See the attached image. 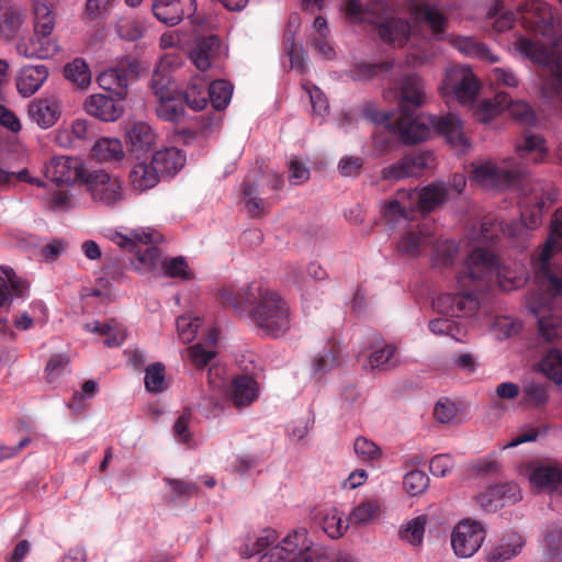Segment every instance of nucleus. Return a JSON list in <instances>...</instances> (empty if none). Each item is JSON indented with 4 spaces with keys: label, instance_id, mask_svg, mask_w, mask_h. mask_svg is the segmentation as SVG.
Segmentation results:
<instances>
[{
    "label": "nucleus",
    "instance_id": "nucleus-1",
    "mask_svg": "<svg viewBox=\"0 0 562 562\" xmlns=\"http://www.w3.org/2000/svg\"><path fill=\"white\" fill-rule=\"evenodd\" d=\"M398 116L391 120L387 112L376 110L372 104L363 109L366 117L376 124H385L407 145H414L428 138L431 128L446 137L451 146L468 148L469 143L462 132L459 117L454 114L424 115L418 110L426 102L425 85L417 75H406L398 81Z\"/></svg>",
    "mask_w": 562,
    "mask_h": 562
},
{
    "label": "nucleus",
    "instance_id": "nucleus-2",
    "mask_svg": "<svg viewBox=\"0 0 562 562\" xmlns=\"http://www.w3.org/2000/svg\"><path fill=\"white\" fill-rule=\"evenodd\" d=\"M501 278L499 263L490 250L475 248L467 258L462 269L457 274V282L465 293H442L432 302V307L443 317L431 319L429 330L437 336H448L461 341L464 327L453 317L474 314L480 306L477 292L490 289Z\"/></svg>",
    "mask_w": 562,
    "mask_h": 562
},
{
    "label": "nucleus",
    "instance_id": "nucleus-3",
    "mask_svg": "<svg viewBox=\"0 0 562 562\" xmlns=\"http://www.w3.org/2000/svg\"><path fill=\"white\" fill-rule=\"evenodd\" d=\"M551 229L552 236L531 258L538 289L527 296V306L538 317L539 331L548 341L562 338V314L551 307L552 300L562 295V267L555 263L558 244L562 247V209L555 211Z\"/></svg>",
    "mask_w": 562,
    "mask_h": 562
},
{
    "label": "nucleus",
    "instance_id": "nucleus-4",
    "mask_svg": "<svg viewBox=\"0 0 562 562\" xmlns=\"http://www.w3.org/2000/svg\"><path fill=\"white\" fill-rule=\"evenodd\" d=\"M218 302L238 312H247L252 325L262 336L279 338L290 329V308L283 297L259 281L244 288H223L217 292Z\"/></svg>",
    "mask_w": 562,
    "mask_h": 562
},
{
    "label": "nucleus",
    "instance_id": "nucleus-5",
    "mask_svg": "<svg viewBox=\"0 0 562 562\" xmlns=\"http://www.w3.org/2000/svg\"><path fill=\"white\" fill-rule=\"evenodd\" d=\"M105 236L121 248L135 254L138 262L135 265V269L142 273L153 272L160 265L164 274L169 278L192 279V272L184 258L175 257L160 261V250L157 244L162 240V236L157 232L133 231L126 235L109 232Z\"/></svg>",
    "mask_w": 562,
    "mask_h": 562
},
{
    "label": "nucleus",
    "instance_id": "nucleus-6",
    "mask_svg": "<svg viewBox=\"0 0 562 562\" xmlns=\"http://www.w3.org/2000/svg\"><path fill=\"white\" fill-rule=\"evenodd\" d=\"M344 10L351 22L371 24L385 43L403 46L408 41L411 24L406 20L391 16L387 0H369L366 8L360 0H348Z\"/></svg>",
    "mask_w": 562,
    "mask_h": 562
},
{
    "label": "nucleus",
    "instance_id": "nucleus-7",
    "mask_svg": "<svg viewBox=\"0 0 562 562\" xmlns=\"http://www.w3.org/2000/svg\"><path fill=\"white\" fill-rule=\"evenodd\" d=\"M34 11V34L27 41L16 45L19 55L26 58L45 59L58 52L56 40L52 36L56 15L54 7L56 0H32Z\"/></svg>",
    "mask_w": 562,
    "mask_h": 562
},
{
    "label": "nucleus",
    "instance_id": "nucleus-8",
    "mask_svg": "<svg viewBox=\"0 0 562 562\" xmlns=\"http://www.w3.org/2000/svg\"><path fill=\"white\" fill-rule=\"evenodd\" d=\"M517 49L531 61L548 68L550 76L544 81L543 90L562 103V48L549 49L540 42L520 37Z\"/></svg>",
    "mask_w": 562,
    "mask_h": 562
},
{
    "label": "nucleus",
    "instance_id": "nucleus-9",
    "mask_svg": "<svg viewBox=\"0 0 562 562\" xmlns=\"http://www.w3.org/2000/svg\"><path fill=\"white\" fill-rule=\"evenodd\" d=\"M504 109L509 110V114L517 121L532 125L535 123V113L526 102H513L506 92H498L494 99L482 100L476 109L475 115L482 123L490 122Z\"/></svg>",
    "mask_w": 562,
    "mask_h": 562
},
{
    "label": "nucleus",
    "instance_id": "nucleus-10",
    "mask_svg": "<svg viewBox=\"0 0 562 562\" xmlns=\"http://www.w3.org/2000/svg\"><path fill=\"white\" fill-rule=\"evenodd\" d=\"M305 530H295L260 555L259 562H314V550L304 544Z\"/></svg>",
    "mask_w": 562,
    "mask_h": 562
},
{
    "label": "nucleus",
    "instance_id": "nucleus-11",
    "mask_svg": "<svg viewBox=\"0 0 562 562\" xmlns=\"http://www.w3.org/2000/svg\"><path fill=\"white\" fill-rule=\"evenodd\" d=\"M138 68L139 64L136 59L122 58L115 67H110L98 76V85L123 100L127 95L130 80L137 76Z\"/></svg>",
    "mask_w": 562,
    "mask_h": 562
},
{
    "label": "nucleus",
    "instance_id": "nucleus-12",
    "mask_svg": "<svg viewBox=\"0 0 562 562\" xmlns=\"http://www.w3.org/2000/svg\"><path fill=\"white\" fill-rule=\"evenodd\" d=\"M442 90L446 95H453L465 103L475 99L480 82L470 67L452 66L446 72Z\"/></svg>",
    "mask_w": 562,
    "mask_h": 562
},
{
    "label": "nucleus",
    "instance_id": "nucleus-13",
    "mask_svg": "<svg viewBox=\"0 0 562 562\" xmlns=\"http://www.w3.org/2000/svg\"><path fill=\"white\" fill-rule=\"evenodd\" d=\"M86 181L94 202L104 206H114L124 200V190L119 177L110 176L104 171L88 173Z\"/></svg>",
    "mask_w": 562,
    "mask_h": 562
},
{
    "label": "nucleus",
    "instance_id": "nucleus-14",
    "mask_svg": "<svg viewBox=\"0 0 562 562\" xmlns=\"http://www.w3.org/2000/svg\"><path fill=\"white\" fill-rule=\"evenodd\" d=\"M165 82H169V79L161 76L158 71L154 74L151 89L158 101L156 113L164 121L180 123L186 114L182 99L172 95L166 88Z\"/></svg>",
    "mask_w": 562,
    "mask_h": 562
},
{
    "label": "nucleus",
    "instance_id": "nucleus-15",
    "mask_svg": "<svg viewBox=\"0 0 562 562\" xmlns=\"http://www.w3.org/2000/svg\"><path fill=\"white\" fill-rule=\"evenodd\" d=\"M485 539V530L480 522L463 520L459 522L451 535V546L460 558H470L481 548Z\"/></svg>",
    "mask_w": 562,
    "mask_h": 562
},
{
    "label": "nucleus",
    "instance_id": "nucleus-16",
    "mask_svg": "<svg viewBox=\"0 0 562 562\" xmlns=\"http://www.w3.org/2000/svg\"><path fill=\"white\" fill-rule=\"evenodd\" d=\"M540 190L541 194L536 198L530 213L528 214V210L521 211V224L516 228H509L510 236H514V229L520 231V234L524 236V243L529 236V231L535 229L541 224L542 213L549 210L558 200V191L551 182L542 183Z\"/></svg>",
    "mask_w": 562,
    "mask_h": 562
},
{
    "label": "nucleus",
    "instance_id": "nucleus-17",
    "mask_svg": "<svg viewBox=\"0 0 562 562\" xmlns=\"http://www.w3.org/2000/svg\"><path fill=\"white\" fill-rule=\"evenodd\" d=\"M434 155L429 151H414L404 156L397 162L381 170L383 180H402L408 177H418L431 166Z\"/></svg>",
    "mask_w": 562,
    "mask_h": 562
},
{
    "label": "nucleus",
    "instance_id": "nucleus-18",
    "mask_svg": "<svg viewBox=\"0 0 562 562\" xmlns=\"http://www.w3.org/2000/svg\"><path fill=\"white\" fill-rule=\"evenodd\" d=\"M85 169L78 158L58 156L50 159L46 165L45 176L58 186L70 184L85 177Z\"/></svg>",
    "mask_w": 562,
    "mask_h": 562
},
{
    "label": "nucleus",
    "instance_id": "nucleus-19",
    "mask_svg": "<svg viewBox=\"0 0 562 562\" xmlns=\"http://www.w3.org/2000/svg\"><path fill=\"white\" fill-rule=\"evenodd\" d=\"M520 499L518 485L506 482L491 486L476 497L477 505L486 512H496L498 508L514 504Z\"/></svg>",
    "mask_w": 562,
    "mask_h": 562
},
{
    "label": "nucleus",
    "instance_id": "nucleus-20",
    "mask_svg": "<svg viewBox=\"0 0 562 562\" xmlns=\"http://www.w3.org/2000/svg\"><path fill=\"white\" fill-rule=\"evenodd\" d=\"M196 11L195 0H157L153 4L154 15L166 25H177Z\"/></svg>",
    "mask_w": 562,
    "mask_h": 562
},
{
    "label": "nucleus",
    "instance_id": "nucleus-21",
    "mask_svg": "<svg viewBox=\"0 0 562 562\" xmlns=\"http://www.w3.org/2000/svg\"><path fill=\"white\" fill-rule=\"evenodd\" d=\"M434 244V234L427 224L417 225L403 234L397 243L396 250L400 255L417 258L425 249Z\"/></svg>",
    "mask_w": 562,
    "mask_h": 562
},
{
    "label": "nucleus",
    "instance_id": "nucleus-22",
    "mask_svg": "<svg viewBox=\"0 0 562 562\" xmlns=\"http://www.w3.org/2000/svg\"><path fill=\"white\" fill-rule=\"evenodd\" d=\"M519 15L525 29L546 33L551 26L552 11L542 0H530L519 7Z\"/></svg>",
    "mask_w": 562,
    "mask_h": 562
},
{
    "label": "nucleus",
    "instance_id": "nucleus-23",
    "mask_svg": "<svg viewBox=\"0 0 562 562\" xmlns=\"http://www.w3.org/2000/svg\"><path fill=\"white\" fill-rule=\"evenodd\" d=\"M61 114L60 104L55 95L33 100L27 108V115L41 128L55 125Z\"/></svg>",
    "mask_w": 562,
    "mask_h": 562
},
{
    "label": "nucleus",
    "instance_id": "nucleus-24",
    "mask_svg": "<svg viewBox=\"0 0 562 562\" xmlns=\"http://www.w3.org/2000/svg\"><path fill=\"white\" fill-rule=\"evenodd\" d=\"M0 274V308L9 307L14 299H23L29 294V283L18 277L11 267H1Z\"/></svg>",
    "mask_w": 562,
    "mask_h": 562
},
{
    "label": "nucleus",
    "instance_id": "nucleus-25",
    "mask_svg": "<svg viewBox=\"0 0 562 562\" xmlns=\"http://www.w3.org/2000/svg\"><path fill=\"white\" fill-rule=\"evenodd\" d=\"M524 176L520 168L509 169L492 164L481 165L473 170V179L483 184L498 186L509 184Z\"/></svg>",
    "mask_w": 562,
    "mask_h": 562
},
{
    "label": "nucleus",
    "instance_id": "nucleus-26",
    "mask_svg": "<svg viewBox=\"0 0 562 562\" xmlns=\"http://www.w3.org/2000/svg\"><path fill=\"white\" fill-rule=\"evenodd\" d=\"M220 47L221 42L216 35L198 37L190 49V59L199 70L205 71L218 55Z\"/></svg>",
    "mask_w": 562,
    "mask_h": 562
},
{
    "label": "nucleus",
    "instance_id": "nucleus-27",
    "mask_svg": "<svg viewBox=\"0 0 562 562\" xmlns=\"http://www.w3.org/2000/svg\"><path fill=\"white\" fill-rule=\"evenodd\" d=\"M86 112L104 122L119 120L123 114V106L105 94H92L85 101Z\"/></svg>",
    "mask_w": 562,
    "mask_h": 562
},
{
    "label": "nucleus",
    "instance_id": "nucleus-28",
    "mask_svg": "<svg viewBox=\"0 0 562 562\" xmlns=\"http://www.w3.org/2000/svg\"><path fill=\"white\" fill-rule=\"evenodd\" d=\"M526 544L525 538L516 532L509 531L502 536L486 554V562H505L517 557Z\"/></svg>",
    "mask_w": 562,
    "mask_h": 562
},
{
    "label": "nucleus",
    "instance_id": "nucleus-29",
    "mask_svg": "<svg viewBox=\"0 0 562 562\" xmlns=\"http://www.w3.org/2000/svg\"><path fill=\"white\" fill-rule=\"evenodd\" d=\"M48 77V69L44 65L24 66L16 77V89L23 97H31L37 92Z\"/></svg>",
    "mask_w": 562,
    "mask_h": 562
},
{
    "label": "nucleus",
    "instance_id": "nucleus-30",
    "mask_svg": "<svg viewBox=\"0 0 562 562\" xmlns=\"http://www.w3.org/2000/svg\"><path fill=\"white\" fill-rule=\"evenodd\" d=\"M24 22L22 10L12 0H0V35L13 38Z\"/></svg>",
    "mask_w": 562,
    "mask_h": 562
},
{
    "label": "nucleus",
    "instance_id": "nucleus-31",
    "mask_svg": "<svg viewBox=\"0 0 562 562\" xmlns=\"http://www.w3.org/2000/svg\"><path fill=\"white\" fill-rule=\"evenodd\" d=\"M184 161L186 157L175 147L157 150L150 159L159 177L175 175L183 167Z\"/></svg>",
    "mask_w": 562,
    "mask_h": 562
},
{
    "label": "nucleus",
    "instance_id": "nucleus-32",
    "mask_svg": "<svg viewBox=\"0 0 562 562\" xmlns=\"http://www.w3.org/2000/svg\"><path fill=\"white\" fill-rule=\"evenodd\" d=\"M258 383L250 375H239L232 382L231 396L237 407L250 405L258 397Z\"/></svg>",
    "mask_w": 562,
    "mask_h": 562
},
{
    "label": "nucleus",
    "instance_id": "nucleus-33",
    "mask_svg": "<svg viewBox=\"0 0 562 562\" xmlns=\"http://www.w3.org/2000/svg\"><path fill=\"white\" fill-rule=\"evenodd\" d=\"M130 150L136 155L148 151L155 143V133L145 122H137L131 126L126 134Z\"/></svg>",
    "mask_w": 562,
    "mask_h": 562
},
{
    "label": "nucleus",
    "instance_id": "nucleus-34",
    "mask_svg": "<svg viewBox=\"0 0 562 562\" xmlns=\"http://www.w3.org/2000/svg\"><path fill=\"white\" fill-rule=\"evenodd\" d=\"M91 158L98 162H116L124 158V150L120 139L102 137L91 148Z\"/></svg>",
    "mask_w": 562,
    "mask_h": 562
},
{
    "label": "nucleus",
    "instance_id": "nucleus-35",
    "mask_svg": "<svg viewBox=\"0 0 562 562\" xmlns=\"http://www.w3.org/2000/svg\"><path fill=\"white\" fill-rule=\"evenodd\" d=\"M159 181V175L150 161H137L131 172L130 182L133 189L138 191H146L154 188Z\"/></svg>",
    "mask_w": 562,
    "mask_h": 562
},
{
    "label": "nucleus",
    "instance_id": "nucleus-36",
    "mask_svg": "<svg viewBox=\"0 0 562 562\" xmlns=\"http://www.w3.org/2000/svg\"><path fill=\"white\" fill-rule=\"evenodd\" d=\"M415 16L423 21L435 37L446 33L448 20L443 13L430 4H419L414 9Z\"/></svg>",
    "mask_w": 562,
    "mask_h": 562
},
{
    "label": "nucleus",
    "instance_id": "nucleus-37",
    "mask_svg": "<svg viewBox=\"0 0 562 562\" xmlns=\"http://www.w3.org/2000/svg\"><path fill=\"white\" fill-rule=\"evenodd\" d=\"M430 260L435 268L447 269L451 267L458 256L459 247L456 241L445 239L434 241Z\"/></svg>",
    "mask_w": 562,
    "mask_h": 562
},
{
    "label": "nucleus",
    "instance_id": "nucleus-38",
    "mask_svg": "<svg viewBox=\"0 0 562 562\" xmlns=\"http://www.w3.org/2000/svg\"><path fill=\"white\" fill-rule=\"evenodd\" d=\"M340 363V348L336 342L326 346L312 362L314 375L323 376Z\"/></svg>",
    "mask_w": 562,
    "mask_h": 562
},
{
    "label": "nucleus",
    "instance_id": "nucleus-39",
    "mask_svg": "<svg viewBox=\"0 0 562 562\" xmlns=\"http://www.w3.org/2000/svg\"><path fill=\"white\" fill-rule=\"evenodd\" d=\"M529 480L538 488H555L562 483V471L554 465H538L531 470Z\"/></svg>",
    "mask_w": 562,
    "mask_h": 562
},
{
    "label": "nucleus",
    "instance_id": "nucleus-40",
    "mask_svg": "<svg viewBox=\"0 0 562 562\" xmlns=\"http://www.w3.org/2000/svg\"><path fill=\"white\" fill-rule=\"evenodd\" d=\"M412 195L416 199L419 211L422 213H429L445 201L447 190L441 186L430 184L419 193L413 192Z\"/></svg>",
    "mask_w": 562,
    "mask_h": 562
},
{
    "label": "nucleus",
    "instance_id": "nucleus-41",
    "mask_svg": "<svg viewBox=\"0 0 562 562\" xmlns=\"http://www.w3.org/2000/svg\"><path fill=\"white\" fill-rule=\"evenodd\" d=\"M516 149L520 158L533 162L543 161L547 155L544 138L540 135L526 136L521 144H517Z\"/></svg>",
    "mask_w": 562,
    "mask_h": 562
},
{
    "label": "nucleus",
    "instance_id": "nucleus-42",
    "mask_svg": "<svg viewBox=\"0 0 562 562\" xmlns=\"http://www.w3.org/2000/svg\"><path fill=\"white\" fill-rule=\"evenodd\" d=\"M453 46L462 54L472 58H479L490 63H496L498 60L497 57L492 55L485 44L480 43L471 37H457L453 41Z\"/></svg>",
    "mask_w": 562,
    "mask_h": 562
},
{
    "label": "nucleus",
    "instance_id": "nucleus-43",
    "mask_svg": "<svg viewBox=\"0 0 562 562\" xmlns=\"http://www.w3.org/2000/svg\"><path fill=\"white\" fill-rule=\"evenodd\" d=\"M207 82L202 78H193L188 85L183 100L187 105L194 110H203L207 104Z\"/></svg>",
    "mask_w": 562,
    "mask_h": 562
},
{
    "label": "nucleus",
    "instance_id": "nucleus-44",
    "mask_svg": "<svg viewBox=\"0 0 562 562\" xmlns=\"http://www.w3.org/2000/svg\"><path fill=\"white\" fill-rule=\"evenodd\" d=\"M233 95V85L223 79L207 83V102L210 101L215 110L225 109Z\"/></svg>",
    "mask_w": 562,
    "mask_h": 562
},
{
    "label": "nucleus",
    "instance_id": "nucleus-45",
    "mask_svg": "<svg viewBox=\"0 0 562 562\" xmlns=\"http://www.w3.org/2000/svg\"><path fill=\"white\" fill-rule=\"evenodd\" d=\"M218 333L216 329H213L207 337V342L211 348H205L202 344H195L188 348L189 357L192 361V363L198 368L202 369L206 367L210 361L215 358L216 350L214 349V346L217 341Z\"/></svg>",
    "mask_w": 562,
    "mask_h": 562
},
{
    "label": "nucleus",
    "instance_id": "nucleus-46",
    "mask_svg": "<svg viewBox=\"0 0 562 562\" xmlns=\"http://www.w3.org/2000/svg\"><path fill=\"white\" fill-rule=\"evenodd\" d=\"M117 35L128 42L143 37L145 33L144 21L135 15L121 16L115 24Z\"/></svg>",
    "mask_w": 562,
    "mask_h": 562
},
{
    "label": "nucleus",
    "instance_id": "nucleus-47",
    "mask_svg": "<svg viewBox=\"0 0 562 562\" xmlns=\"http://www.w3.org/2000/svg\"><path fill=\"white\" fill-rule=\"evenodd\" d=\"M64 76L72 85L80 89H86L91 82V74L87 63L81 58H76L68 63L64 68Z\"/></svg>",
    "mask_w": 562,
    "mask_h": 562
},
{
    "label": "nucleus",
    "instance_id": "nucleus-48",
    "mask_svg": "<svg viewBox=\"0 0 562 562\" xmlns=\"http://www.w3.org/2000/svg\"><path fill=\"white\" fill-rule=\"evenodd\" d=\"M398 359L396 357V348L392 345H385L375 349L369 357V367L371 370H389L396 367Z\"/></svg>",
    "mask_w": 562,
    "mask_h": 562
},
{
    "label": "nucleus",
    "instance_id": "nucleus-49",
    "mask_svg": "<svg viewBox=\"0 0 562 562\" xmlns=\"http://www.w3.org/2000/svg\"><path fill=\"white\" fill-rule=\"evenodd\" d=\"M426 524V515H420L411 519L401 527L398 532L400 538L415 547L422 544L425 535Z\"/></svg>",
    "mask_w": 562,
    "mask_h": 562
},
{
    "label": "nucleus",
    "instance_id": "nucleus-50",
    "mask_svg": "<svg viewBox=\"0 0 562 562\" xmlns=\"http://www.w3.org/2000/svg\"><path fill=\"white\" fill-rule=\"evenodd\" d=\"M243 195L246 199V207L252 217L266 214V202L259 196L258 186L246 180L243 186Z\"/></svg>",
    "mask_w": 562,
    "mask_h": 562
},
{
    "label": "nucleus",
    "instance_id": "nucleus-51",
    "mask_svg": "<svg viewBox=\"0 0 562 562\" xmlns=\"http://www.w3.org/2000/svg\"><path fill=\"white\" fill-rule=\"evenodd\" d=\"M392 63L381 61L374 64L358 63L349 71V76L352 80L364 81L374 78L380 72L390 70Z\"/></svg>",
    "mask_w": 562,
    "mask_h": 562
},
{
    "label": "nucleus",
    "instance_id": "nucleus-52",
    "mask_svg": "<svg viewBox=\"0 0 562 562\" xmlns=\"http://www.w3.org/2000/svg\"><path fill=\"white\" fill-rule=\"evenodd\" d=\"M380 514V505L378 501L368 499L361 502L353 508L349 516V521L353 525H366L376 518Z\"/></svg>",
    "mask_w": 562,
    "mask_h": 562
},
{
    "label": "nucleus",
    "instance_id": "nucleus-53",
    "mask_svg": "<svg viewBox=\"0 0 562 562\" xmlns=\"http://www.w3.org/2000/svg\"><path fill=\"white\" fill-rule=\"evenodd\" d=\"M541 371L557 384H562V351L551 349L542 359Z\"/></svg>",
    "mask_w": 562,
    "mask_h": 562
},
{
    "label": "nucleus",
    "instance_id": "nucleus-54",
    "mask_svg": "<svg viewBox=\"0 0 562 562\" xmlns=\"http://www.w3.org/2000/svg\"><path fill=\"white\" fill-rule=\"evenodd\" d=\"M503 2L496 0L493 8L488 10L487 16L492 21L493 27L496 32L502 33L513 27L516 21V14L512 11H504Z\"/></svg>",
    "mask_w": 562,
    "mask_h": 562
},
{
    "label": "nucleus",
    "instance_id": "nucleus-55",
    "mask_svg": "<svg viewBox=\"0 0 562 562\" xmlns=\"http://www.w3.org/2000/svg\"><path fill=\"white\" fill-rule=\"evenodd\" d=\"M145 389L150 393L162 392L167 384L165 381V366L161 362H155L145 370Z\"/></svg>",
    "mask_w": 562,
    "mask_h": 562
},
{
    "label": "nucleus",
    "instance_id": "nucleus-56",
    "mask_svg": "<svg viewBox=\"0 0 562 562\" xmlns=\"http://www.w3.org/2000/svg\"><path fill=\"white\" fill-rule=\"evenodd\" d=\"M429 485L428 475L420 470H413L406 473L403 480L405 491L412 495H420Z\"/></svg>",
    "mask_w": 562,
    "mask_h": 562
},
{
    "label": "nucleus",
    "instance_id": "nucleus-57",
    "mask_svg": "<svg viewBox=\"0 0 562 562\" xmlns=\"http://www.w3.org/2000/svg\"><path fill=\"white\" fill-rule=\"evenodd\" d=\"M321 525L324 532L331 539L340 538L347 529L336 509L325 513L321 518Z\"/></svg>",
    "mask_w": 562,
    "mask_h": 562
},
{
    "label": "nucleus",
    "instance_id": "nucleus-58",
    "mask_svg": "<svg viewBox=\"0 0 562 562\" xmlns=\"http://www.w3.org/2000/svg\"><path fill=\"white\" fill-rule=\"evenodd\" d=\"M202 325V321L199 317L192 316H180L177 318V330L180 340L183 344L191 342L198 333V329Z\"/></svg>",
    "mask_w": 562,
    "mask_h": 562
},
{
    "label": "nucleus",
    "instance_id": "nucleus-59",
    "mask_svg": "<svg viewBox=\"0 0 562 562\" xmlns=\"http://www.w3.org/2000/svg\"><path fill=\"white\" fill-rule=\"evenodd\" d=\"M521 400L524 404L543 407L548 403L549 396L544 385L529 383L524 387Z\"/></svg>",
    "mask_w": 562,
    "mask_h": 562
},
{
    "label": "nucleus",
    "instance_id": "nucleus-60",
    "mask_svg": "<svg viewBox=\"0 0 562 562\" xmlns=\"http://www.w3.org/2000/svg\"><path fill=\"white\" fill-rule=\"evenodd\" d=\"M353 449L356 454L364 462H372L381 457L380 448L364 437H358L355 440Z\"/></svg>",
    "mask_w": 562,
    "mask_h": 562
},
{
    "label": "nucleus",
    "instance_id": "nucleus-61",
    "mask_svg": "<svg viewBox=\"0 0 562 562\" xmlns=\"http://www.w3.org/2000/svg\"><path fill=\"white\" fill-rule=\"evenodd\" d=\"M69 362L68 357L64 355H53L45 368V372L47 374V381L49 383L56 381L65 371L67 364Z\"/></svg>",
    "mask_w": 562,
    "mask_h": 562
},
{
    "label": "nucleus",
    "instance_id": "nucleus-62",
    "mask_svg": "<svg viewBox=\"0 0 562 562\" xmlns=\"http://www.w3.org/2000/svg\"><path fill=\"white\" fill-rule=\"evenodd\" d=\"M453 459L450 454H437L429 463V471L435 476H446L453 468Z\"/></svg>",
    "mask_w": 562,
    "mask_h": 562
},
{
    "label": "nucleus",
    "instance_id": "nucleus-63",
    "mask_svg": "<svg viewBox=\"0 0 562 562\" xmlns=\"http://www.w3.org/2000/svg\"><path fill=\"white\" fill-rule=\"evenodd\" d=\"M457 412L458 408L453 402L440 400L434 408V416L439 423L447 424L456 417Z\"/></svg>",
    "mask_w": 562,
    "mask_h": 562
},
{
    "label": "nucleus",
    "instance_id": "nucleus-64",
    "mask_svg": "<svg viewBox=\"0 0 562 562\" xmlns=\"http://www.w3.org/2000/svg\"><path fill=\"white\" fill-rule=\"evenodd\" d=\"M192 417V413L189 408L184 409L175 423L173 430L177 439L180 442H189L191 434L189 432V424Z\"/></svg>",
    "mask_w": 562,
    "mask_h": 562
}]
</instances>
